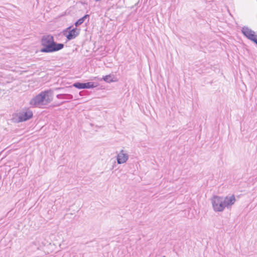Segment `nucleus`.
I'll use <instances>...</instances> for the list:
<instances>
[{
    "mask_svg": "<svg viewBox=\"0 0 257 257\" xmlns=\"http://www.w3.org/2000/svg\"><path fill=\"white\" fill-rule=\"evenodd\" d=\"M73 86L78 89H89L94 88L95 86L93 82H89L87 83L75 82L73 84Z\"/></svg>",
    "mask_w": 257,
    "mask_h": 257,
    "instance_id": "423d86ee",
    "label": "nucleus"
},
{
    "mask_svg": "<svg viewBox=\"0 0 257 257\" xmlns=\"http://www.w3.org/2000/svg\"><path fill=\"white\" fill-rule=\"evenodd\" d=\"M235 201V198L233 195L230 197H220L217 195L213 196L211 199L213 209L215 212H222L224 208L233 205Z\"/></svg>",
    "mask_w": 257,
    "mask_h": 257,
    "instance_id": "f257e3e1",
    "label": "nucleus"
},
{
    "mask_svg": "<svg viewBox=\"0 0 257 257\" xmlns=\"http://www.w3.org/2000/svg\"><path fill=\"white\" fill-rule=\"evenodd\" d=\"M89 16L88 15H85L81 18L78 19L75 23V25L76 27H78L80 25H81L85 21V19L87 17H89Z\"/></svg>",
    "mask_w": 257,
    "mask_h": 257,
    "instance_id": "9d476101",
    "label": "nucleus"
},
{
    "mask_svg": "<svg viewBox=\"0 0 257 257\" xmlns=\"http://www.w3.org/2000/svg\"><path fill=\"white\" fill-rule=\"evenodd\" d=\"M107 83H111L116 81L115 77L113 74H109L103 76L102 79Z\"/></svg>",
    "mask_w": 257,
    "mask_h": 257,
    "instance_id": "1a4fd4ad",
    "label": "nucleus"
},
{
    "mask_svg": "<svg viewBox=\"0 0 257 257\" xmlns=\"http://www.w3.org/2000/svg\"><path fill=\"white\" fill-rule=\"evenodd\" d=\"M64 94H59L57 95L56 97L58 99H64Z\"/></svg>",
    "mask_w": 257,
    "mask_h": 257,
    "instance_id": "f8f14e48",
    "label": "nucleus"
},
{
    "mask_svg": "<svg viewBox=\"0 0 257 257\" xmlns=\"http://www.w3.org/2000/svg\"><path fill=\"white\" fill-rule=\"evenodd\" d=\"M33 116V112L31 111H26L19 113L18 119L19 121L22 122L29 120Z\"/></svg>",
    "mask_w": 257,
    "mask_h": 257,
    "instance_id": "6e6552de",
    "label": "nucleus"
},
{
    "mask_svg": "<svg viewBox=\"0 0 257 257\" xmlns=\"http://www.w3.org/2000/svg\"><path fill=\"white\" fill-rule=\"evenodd\" d=\"M52 95L53 91L51 89L42 91L30 100V104L39 107L44 105H47L52 101Z\"/></svg>",
    "mask_w": 257,
    "mask_h": 257,
    "instance_id": "7ed1b4c3",
    "label": "nucleus"
},
{
    "mask_svg": "<svg viewBox=\"0 0 257 257\" xmlns=\"http://www.w3.org/2000/svg\"><path fill=\"white\" fill-rule=\"evenodd\" d=\"M71 28V26H70L63 31L64 35L68 41L75 39L79 34V30L76 28L70 30Z\"/></svg>",
    "mask_w": 257,
    "mask_h": 257,
    "instance_id": "39448f33",
    "label": "nucleus"
},
{
    "mask_svg": "<svg viewBox=\"0 0 257 257\" xmlns=\"http://www.w3.org/2000/svg\"><path fill=\"white\" fill-rule=\"evenodd\" d=\"M64 98L66 99H72L73 96L71 94H64Z\"/></svg>",
    "mask_w": 257,
    "mask_h": 257,
    "instance_id": "9b49d317",
    "label": "nucleus"
},
{
    "mask_svg": "<svg viewBox=\"0 0 257 257\" xmlns=\"http://www.w3.org/2000/svg\"><path fill=\"white\" fill-rule=\"evenodd\" d=\"M129 156L127 154L124 153V151L121 150L117 156V163L118 164H121L125 163L128 159Z\"/></svg>",
    "mask_w": 257,
    "mask_h": 257,
    "instance_id": "0eeeda50",
    "label": "nucleus"
},
{
    "mask_svg": "<svg viewBox=\"0 0 257 257\" xmlns=\"http://www.w3.org/2000/svg\"><path fill=\"white\" fill-rule=\"evenodd\" d=\"M41 45L43 48L40 52L43 53H52L61 50L64 45L62 43H57L54 41V37L51 35H44L41 39Z\"/></svg>",
    "mask_w": 257,
    "mask_h": 257,
    "instance_id": "f03ea898",
    "label": "nucleus"
},
{
    "mask_svg": "<svg viewBox=\"0 0 257 257\" xmlns=\"http://www.w3.org/2000/svg\"><path fill=\"white\" fill-rule=\"evenodd\" d=\"M61 89V88H57L56 89L58 90V89Z\"/></svg>",
    "mask_w": 257,
    "mask_h": 257,
    "instance_id": "ddd939ff",
    "label": "nucleus"
},
{
    "mask_svg": "<svg viewBox=\"0 0 257 257\" xmlns=\"http://www.w3.org/2000/svg\"><path fill=\"white\" fill-rule=\"evenodd\" d=\"M241 32L244 36L257 45V35L253 31L247 27H244L242 28Z\"/></svg>",
    "mask_w": 257,
    "mask_h": 257,
    "instance_id": "20e7f679",
    "label": "nucleus"
}]
</instances>
